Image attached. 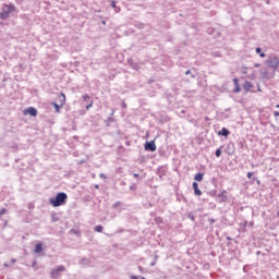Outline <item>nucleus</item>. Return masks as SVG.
<instances>
[{"instance_id":"f8f14e48","label":"nucleus","mask_w":279,"mask_h":279,"mask_svg":"<svg viewBox=\"0 0 279 279\" xmlns=\"http://www.w3.org/2000/svg\"><path fill=\"white\" fill-rule=\"evenodd\" d=\"M233 84L235 86L233 93H241V85H239V78H233Z\"/></svg>"},{"instance_id":"f257e3e1","label":"nucleus","mask_w":279,"mask_h":279,"mask_svg":"<svg viewBox=\"0 0 279 279\" xmlns=\"http://www.w3.org/2000/svg\"><path fill=\"white\" fill-rule=\"evenodd\" d=\"M66 199H69L66 193L61 192L58 193L56 197L50 198L49 204H51L53 208H58L60 206H64V204H66Z\"/></svg>"},{"instance_id":"412c9836","label":"nucleus","mask_w":279,"mask_h":279,"mask_svg":"<svg viewBox=\"0 0 279 279\" xmlns=\"http://www.w3.org/2000/svg\"><path fill=\"white\" fill-rule=\"evenodd\" d=\"M95 232H104V227L101 225L95 227Z\"/></svg>"},{"instance_id":"2eb2a0df","label":"nucleus","mask_w":279,"mask_h":279,"mask_svg":"<svg viewBox=\"0 0 279 279\" xmlns=\"http://www.w3.org/2000/svg\"><path fill=\"white\" fill-rule=\"evenodd\" d=\"M43 252V243H37L35 246V254H40Z\"/></svg>"},{"instance_id":"393cba45","label":"nucleus","mask_w":279,"mask_h":279,"mask_svg":"<svg viewBox=\"0 0 279 279\" xmlns=\"http://www.w3.org/2000/svg\"><path fill=\"white\" fill-rule=\"evenodd\" d=\"M248 80H256V74L253 72L248 75Z\"/></svg>"},{"instance_id":"ddd939ff","label":"nucleus","mask_w":279,"mask_h":279,"mask_svg":"<svg viewBox=\"0 0 279 279\" xmlns=\"http://www.w3.org/2000/svg\"><path fill=\"white\" fill-rule=\"evenodd\" d=\"M194 180L196 182H202V180H204V173H202V172L196 173L194 177Z\"/></svg>"},{"instance_id":"6ab92c4d","label":"nucleus","mask_w":279,"mask_h":279,"mask_svg":"<svg viewBox=\"0 0 279 279\" xmlns=\"http://www.w3.org/2000/svg\"><path fill=\"white\" fill-rule=\"evenodd\" d=\"M221 149H223V146H220V147L216 150V158H220V157H221Z\"/></svg>"},{"instance_id":"0eeeda50","label":"nucleus","mask_w":279,"mask_h":279,"mask_svg":"<svg viewBox=\"0 0 279 279\" xmlns=\"http://www.w3.org/2000/svg\"><path fill=\"white\" fill-rule=\"evenodd\" d=\"M23 114L27 116L29 114L31 117H37L38 116V110L34 107H29L28 109H25Z\"/></svg>"},{"instance_id":"423d86ee","label":"nucleus","mask_w":279,"mask_h":279,"mask_svg":"<svg viewBox=\"0 0 279 279\" xmlns=\"http://www.w3.org/2000/svg\"><path fill=\"white\" fill-rule=\"evenodd\" d=\"M227 191L222 190L219 194H218V203L219 204H225V202H228V195H227Z\"/></svg>"},{"instance_id":"c756f323","label":"nucleus","mask_w":279,"mask_h":279,"mask_svg":"<svg viewBox=\"0 0 279 279\" xmlns=\"http://www.w3.org/2000/svg\"><path fill=\"white\" fill-rule=\"evenodd\" d=\"M158 173H159V175H160V178H162V175H165V172H162V169H158Z\"/></svg>"},{"instance_id":"79ce46f5","label":"nucleus","mask_w":279,"mask_h":279,"mask_svg":"<svg viewBox=\"0 0 279 279\" xmlns=\"http://www.w3.org/2000/svg\"><path fill=\"white\" fill-rule=\"evenodd\" d=\"M277 217H279V209H278V213H277Z\"/></svg>"},{"instance_id":"4be33fe9","label":"nucleus","mask_w":279,"mask_h":279,"mask_svg":"<svg viewBox=\"0 0 279 279\" xmlns=\"http://www.w3.org/2000/svg\"><path fill=\"white\" fill-rule=\"evenodd\" d=\"M158 263V255H155L154 259L150 263V267H154Z\"/></svg>"},{"instance_id":"e433bc0d","label":"nucleus","mask_w":279,"mask_h":279,"mask_svg":"<svg viewBox=\"0 0 279 279\" xmlns=\"http://www.w3.org/2000/svg\"><path fill=\"white\" fill-rule=\"evenodd\" d=\"M113 206H114V207L121 206V203H120V202H117Z\"/></svg>"},{"instance_id":"b1692460","label":"nucleus","mask_w":279,"mask_h":279,"mask_svg":"<svg viewBox=\"0 0 279 279\" xmlns=\"http://www.w3.org/2000/svg\"><path fill=\"white\" fill-rule=\"evenodd\" d=\"M189 219H191V221H195V214L194 213H190L187 215Z\"/></svg>"},{"instance_id":"2f4dec72","label":"nucleus","mask_w":279,"mask_h":279,"mask_svg":"<svg viewBox=\"0 0 279 279\" xmlns=\"http://www.w3.org/2000/svg\"><path fill=\"white\" fill-rule=\"evenodd\" d=\"M111 8H117V2L116 1H111Z\"/></svg>"},{"instance_id":"4c0bfd02","label":"nucleus","mask_w":279,"mask_h":279,"mask_svg":"<svg viewBox=\"0 0 279 279\" xmlns=\"http://www.w3.org/2000/svg\"><path fill=\"white\" fill-rule=\"evenodd\" d=\"M128 107V105H125V104H122V108H126Z\"/></svg>"},{"instance_id":"c9c22d12","label":"nucleus","mask_w":279,"mask_h":279,"mask_svg":"<svg viewBox=\"0 0 279 279\" xmlns=\"http://www.w3.org/2000/svg\"><path fill=\"white\" fill-rule=\"evenodd\" d=\"M254 66L255 69H258L260 66V63H255Z\"/></svg>"},{"instance_id":"7ed1b4c3","label":"nucleus","mask_w":279,"mask_h":279,"mask_svg":"<svg viewBox=\"0 0 279 279\" xmlns=\"http://www.w3.org/2000/svg\"><path fill=\"white\" fill-rule=\"evenodd\" d=\"M266 64L269 69H272L274 73H276L279 66V58L277 56H271L266 60Z\"/></svg>"},{"instance_id":"37998d69","label":"nucleus","mask_w":279,"mask_h":279,"mask_svg":"<svg viewBox=\"0 0 279 279\" xmlns=\"http://www.w3.org/2000/svg\"><path fill=\"white\" fill-rule=\"evenodd\" d=\"M276 108H279V104H278V105H276Z\"/></svg>"},{"instance_id":"7c9ffc66","label":"nucleus","mask_w":279,"mask_h":279,"mask_svg":"<svg viewBox=\"0 0 279 279\" xmlns=\"http://www.w3.org/2000/svg\"><path fill=\"white\" fill-rule=\"evenodd\" d=\"M83 99L86 101L87 99H90V96H88V94H85V95L83 96Z\"/></svg>"},{"instance_id":"cd10ccee","label":"nucleus","mask_w":279,"mask_h":279,"mask_svg":"<svg viewBox=\"0 0 279 279\" xmlns=\"http://www.w3.org/2000/svg\"><path fill=\"white\" fill-rule=\"evenodd\" d=\"M252 175H254V172H247V174H246L248 180H252Z\"/></svg>"},{"instance_id":"5701e85b","label":"nucleus","mask_w":279,"mask_h":279,"mask_svg":"<svg viewBox=\"0 0 279 279\" xmlns=\"http://www.w3.org/2000/svg\"><path fill=\"white\" fill-rule=\"evenodd\" d=\"M241 71H242V75H247V66L243 65L241 68Z\"/></svg>"},{"instance_id":"39448f33","label":"nucleus","mask_w":279,"mask_h":279,"mask_svg":"<svg viewBox=\"0 0 279 279\" xmlns=\"http://www.w3.org/2000/svg\"><path fill=\"white\" fill-rule=\"evenodd\" d=\"M145 151H156V142L150 141L144 144Z\"/></svg>"},{"instance_id":"58836bf2","label":"nucleus","mask_w":279,"mask_h":279,"mask_svg":"<svg viewBox=\"0 0 279 279\" xmlns=\"http://www.w3.org/2000/svg\"><path fill=\"white\" fill-rule=\"evenodd\" d=\"M100 178H106V175L104 173L100 174Z\"/></svg>"},{"instance_id":"a211bd4d","label":"nucleus","mask_w":279,"mask_h":279,"mask_svg":"<svg viewBox=\"0 0 279 279\" xmlns=\"http://www.w3.org/2000/svg\"><path fill=\"white\" fill-rule=\"evenodd\" d=\"M260 75H262V78H263V80H268V78H269V72H267V70L262 71V72H260Z\"/></svg>"},{"instance_id":"6e6552de","label":"nucleus","mask_w":279,"mask_h":279,"mask_svg":"<svg viewBox=\"0 0 279 279\" xmlns=\"http://www.w3.org/2000/svg\"><path fill=\"white\" fill-rule=\"evenodd\" d=\"M242 87L245 89V93H253L252 88H254V85L250 81H245Z\"/></svg>"},{"instance_id":"20e7f679","label":"nucleus","mask_w":279,"mask_h":279,"mask_svg":"<svg viewBox=\"0 0 279 279\" xmlns=\"http://www.w3.org/2000/svg\"><path fill=\"white\" fill-rule=\"evenodd\" d=\"M62 271H65L64 266H59L56 269H52L50 272L51 278H58Z\"/></svg>"},{"instance_id":"c85d7f7f","label":"nucleus","mask_w":279,"mask_h":279,"mask_svg":"<svg viewBox=\"0 0 279 279\" xmlns=\"http://www.w3.org/2000/svg\"><path fill=\"white\" fill-rule=\"evenodd\" d=\"M5 213H8V209L2 208V209L0 210V216H1V215H5Z\"/></svg>"},{"instance_id":"a19ab883","label":"nucleus","mask_w":279,"mask_h":279,"mask_svg":"<svg viewBox=\"0 0 279 279\" xmlns=\"http://www.w3.org/2000/svg\"><path fill=\"white\" fill-rule=\"evenodd\" d=\"M256 254H257V256H258V255L260 254V251H258Z\"/></svg>"},{"instance_id":"473e14b6","label":"nucleus","mask_w":279,"mask_h":279,"mask_svg":"<svg viewBox=\"0 0 279 279\" xmlns=\"http://www.w3.org/2000/svg\"><path fill=\"white\" fill-rule=\"evenodd\" d=\"M256 53H262L263 49H260V47L256 48Z\"/></svg>"},{"instance_id":"f704fd0d","label":"nucleus","mask_w":279,"mask_h":279,"mask_svg":"<svg viewBox=\"0 0 279 279\" xmlns=\"http://www.w3.org/2000/svg\"><path fill=\"white\" fill-rule=\"evenodd\" d=\"M265 56H266L265 52H260V53H259V57H260V58H265Z\"/></svg>"},{"instance_id":"4468645a","label":"nucleus","mask_w":279,"mask_h":279,"mask_svg":"<svg viewBox=\"0 0 279 279\" xmlns=\"http://www.w3.org/2000/svg\"><path fill=\"white\" fill-rule=\"evenodd\" d=\"M227 149H228V154L229 156H232V154H234V144H228L227 145Z\"/></svg>"},{"instance_id":"72a5a7b5","label":"nucleus","mask_w":279,"mask_h":279,"mask_svg":"<svg viewBox=\"0 0 279 279\" xmlns=\"http://www.w3.org/2000/svg\"><path fill=\"white\" fill-rule=\"evenodd\" d=\"M274 117H279V111H274Z\"/></svg>"},{"instance_id":"f03ea898","label":"nucleus","mask_w":279,"mask_h":279,"mask_svg":"<svg viewBox=\"0 0 279 279\" xmlns=\"http://www.w3.org/2000/svg\"><path fill=\"white\" fill-rule=\"evenodd\" d=\"M3 8H5V9H2V11L0 13V19L2 21H5L7 19H10V14H12V12H16V7L12 3L3 4Z\"/></svg>"},{"instance_id":"9d476101","label":"nucleus","mask_w":279,"mask_h":279,"mask_svg":"<svg viewBox=\"0 0 279 279\" xmlns=\"http://www.w3.org/2000/svg\"><path fill=\"white\" fill-rule=\"evenodd\" d=\"M193 190H194V195H202V190H199V185L197 184V182H193L192 183Z\"/></svg>"},{"instance_id":"9b49d317","label":"nucleus","mask_w":279,"mask_h":279,"mask_svg":"<svg viewBox=\"0 0 279 279\" xmlns=\"http://www.w3.org/2000/svg\"><path fill=\"white\" fill-rule=\"evenodd\" d=\"M58 101L60 106H64V104H66V96L64 94H60L58 96Z\"/></svg>"},{"instance_id":"f3484780","label":"nucleus","mask_w":279,"mask_h":279,"mask_svg":"<svg viewBox=\"0 0 279 279\" xmlns=\"http://www.w3.org/2000/svg\"><path fill=\"white\" fill-rule=\"evenodd\" d=\"M185 75H191V78L192 80H195L197 77V73H193L191 70H187L185 72Z\"/></svg>"},{"instance_id":"1a4fd4ad","label":"nucleus","mask_w":279,"mask_h":279,"mask_svg":"<svg viewBox=\"0 0 279 279\" xmlns=\"http://www.w3.org/2000/svg\"><path fill=\"white\" fill-rule=\"evenodd\" d=\"M219 136H225V138H228V136H230V130L222 128L219 132H218Z\"/></svg>"},{"instance_id":"ea45409f","label":"nucleus","mask_w":279,"mask_h":279,"mask_svg":"<svg viewBox=\"0 0 279 279\" xmlns=\"http://www.w3.org/2000/svg\"><path fill=\"white\" fill-rule=\"evenodd\" d=\"M117 12H121V8H118V9H117Z\"/></svg>"},{"instance_id":"a878e982","label":"nucleus","mask_w":279,"mask_h":279,"mask_svg":"<svg viewBox=\"0 0 279 279\" xmlns=\"http://www.w3.org/2000/svg\"><path fill=\"white\" fill-rule=\"evenodd\" d=\"M93 108V100L89 101V104L86 106V110H90Z\"/></svg>"},{"instance_id":"dca6fc26","label":"nucleus","mask_w":279,"mask_h":279,"mask_svg":"<svg viewBox=\"0 0 279 279\" xmlns=\"http://www.w3.org/2000/svg\"><path fill=\"white\" fill-rule=\"evenodd\" d=\"M158 154L160 158H167V150L165 148H159Z\"/></svg>"},{"instance_id":"bb28decb","label":"nucleus","mask_w":279,"mask_h":279,"mask_svg":"<svg viewBox=\"0 0 279 279\" xmlns=\"http://www.w3.org/2000/svg\"><path fill=\"white\" fill-rule=\"evenodd\" d=\"M215 221H217V220L214 219V218H209V219H208L209 226H213V225L215 223Z\"/></svg>"},{"instance_id":"aec40b11","label":"nucleus","mask_w":279,"mask_h":279,"mask_svg":"<svg viewBox=\"0 0 279 279\" xmlns=\"http://www.w3.org/2000/svg\"><path fill=\"white\" fill-rule=\"evenodd\" d=\"M52 106L56 109V112H60V108H62V106L58 105V102H53Z\"/></svg>"}]
</instances>
